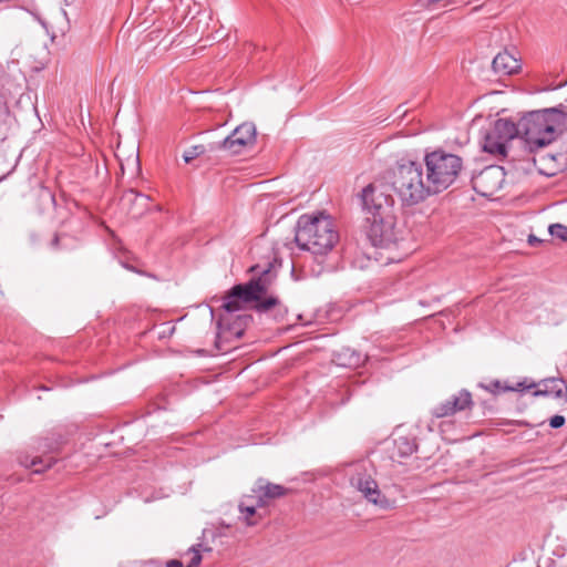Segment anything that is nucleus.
Returning <instances> with one entry per match:
<instances>
[{
  "label": "nucleus",
  "instance_id": "1",
  "mask_svg": "<svg viewBox=\"0 0 567 567\" xmlns=\"http://www.w3.org/2000/svg\"><path fill=\"white\" fill-rule=\"evenodd\" d=\"M272 264L268 262L266 268L260 265L251 266L249 271L256 276L245 284L234 285L224 296L221 309L225 313L217 320V327L221 333H228L237 339L241 338L254 318L249 313L236 315L250 305V309L259 313H271L277 321L282 320L288 313L287 307L278 297L267 295L275 275L271 272Z\"/></svg>",
  "mask_w": 567,
  "mask_h": 567
},
{
  "label": "nucleus",
  "instance_id": "2",
  "mask_svg": "<svg viewBox=\"0 0 567 567\" xmlns=\"http://www.w3.org/2000/svg\"><path fill=\"white\" fill-rule=\"evenodd\" d=\"M360 198L367 214L361 234L374 247L388 248L395 244L394 199L390 193H385L384 185L380 182L370 183L361 190Z\"/></svg>",
  "mask_w": 567,
  "mask_h": 567
},
{
  "label": "nucleus",
  "instance_id": "3",
  "mask_svg": "<svg viewBox=\"0 0 567 567\" xmlns=\"http://www.w3.org/2000/svg\"><path fill=\"white\" fill-rule=\"evenodd\" d=\"M518 121L525 147L535 153L567 132V105L529 111Z\"/></svg>",
  "mask_w": 567,
  "mask_h": 567
},
{
  "label": "nucleus",
  "instance_id": "4",
  "mask_svg": "<svg viewBox=\"0 0 567 567\" xmlns=\"http://www.w3.org/2000/svg\"><path fill=\"white\" fill-rule=\"evenodd\" d=\"M380 182L385 193L391 188L399 196L403 206H414L433 195L427 178L423 177V164L415 161H405L384 172Z\"/></svg>",
  "mask_w": 567,
  "mask_h": 567
},
{
  "label": "nucleus",
  "instance_id": "5",
  "mask_svg": "<svg viewBox=\"0 0 567 567\" xmlns=\"http://www.w3.org/2000/svg\"><path fill=\"white\" fill-rule=\"evenodd\" d=\"M338 240L339 234L332 219L323 213L305 214L298 218L295 241L300 249L308 250L316 256H324Z\"/></svg>",
  "mask_w": 567,
  "mask_h": 567
},
{
  "label": "nucleus",
  "instance_id": "6",
  "mask_svg": "<svg viewBox=\"0 0 567 567\" xmlns=\"http://www.w3.org/2000/svg\"><path fill=\"white\" fill-rule=\"evenodd\" d=\"M423 162L429 187H431L433 195L449 188L463 167V161L460 156L443 150L426 153Z\"/></svg>",
  "mask_w": 567,
  "mask_h": 567
},
{
  "label": "nucleus",
  "instance_id": "7",
  "mask_svg": "<svg viewBox=\"0 0 567 567\" xmlns=\"http://www.w3.org/2000/svg\"><path fill=\"white\" fill-rule=\"evenodd\" d=\"M504 172L502 167H485L478 175L472 178L473 188L484 197H491L498 192L504 183Z\"/></svg>",
  "mask_w": 567,
  "mask_h": 567
},
{
  "label": "nucleus",
  "instance_id": "8",
  "mask_svg": "<svg viewBox=\"0 0 567 567\" xmlns=\"http://www.w3.org/2000/svg\"><path fill=\"white\" fill-rule=\"evenodd\" d=\"M256 141V127L252 123H243L230 135L218 143V148L228 151L233 155L239 154L244 147Z\"/></svg>",
  "mask_w": 567,
  "mask_h": 567
},
{
  "label": "nucleus",
  "instance_id": "9",
  "mask_svg": "<svg viewBox=\"0 0 567 567\" xmlns=\"http://www.w3.org/2000/svg\"><path fill=\"white\" fill-rule=\"evenodd\" d=\"M48 248L59 259L74 257L81 248V241L68 233H53L48 241Z\"/></svg>",
  "mask_w": 567,
  "mask_h": 567
},
{
  "label": "nucleus",
  "instance_id": "10",
  "mask_svg": "<svg viewBox=\"0 0 567 567\" xmlns=\"http://www.w3.org/2000/svg\"><path fill=\"white\" fill-rule=\"evenodd\" d=\"M473 405L472 393L466 389H462L456 395L436 405L432 410V415L436 419L452 416L457 412L472 409Z\"/></svg>",
  "mask_w": 567,
  "mask_h": 567
},
{
  "label": "nucleus",
  "instance_id": "11",
  "mask_svg": "<svg viewBox=\"0 0 567 567\" xmlns=\"http://www.w3.org/2000/svg\"><path fill=\"white\" fill-rule=\"evenodd\" d=\"M254 496H247V499H257L259 508L266 507L270 501L286 496L289 489L282 485L274 484L260 477L252 488Z\"/></svg>",
  "mask_w": 567,
  "mask_h": 567
},
{
  "label": "nucleus",
  "instance_id": "12",
  "mask_svg": "<svg viewBox=\"0 0 567 567\" xmlns=\"http://www.w3.org/2000/svg\"><path fill=\"white\" fill-rule=\"evenodd\" d=\"M559 156L560 155L549 153L534 156L530 161H525L524 163L526 166L522 165L520 168L525 172H529L530 166L534 165L538 169L539 174L554 176L560 171V164L557 162Z\"/></svg>",
  "mask_w": 567,
  "mask_h": 567
},
{
  "label": "nucleus",
  "instance_id": "13",
  "mask_svg": "<svg viewBox=\"0 0 567 567\" xmlns=\"http://www.w3.org/2000/svg\"><path fill=\"white\" fill-rule=\"evenodd\" d=\"M122 200L131 204L128 214L133 218H138L143 216L150 209L151 197L133 188L124 193Z\"/></svg>",
  "mask_w": 567,
  "mask_h": 567
},
{
  "label": "nucleus",
  "instance_id": "14",
  "mask_svg": "<svg viewBox=\"0 0 567 567\" xmlns=\"http://www.w3.org/2000/svg\"><path fill=\"white\" fill-rule=\"evenodd\" d=\"M492 68L496 73L509 75L518 72L520 69V63L514 54L507 50H504L494 58Z\"/></svg>",
  "mask_w": 567,
  "mask_h": 567
},
{
  "label": "nucleus",
  "instance_id": "15",
  "mask_svg": "<svg viewBox=\"0 0 567 567\" xmlns=\"http://www.w3.org/2000/svg\"><path fill=\"white\" fill-rule=\"evenodd\" d=\"M492 130L494 134L493 136L501 137L507 143L515 137L522 138L519 121L515 123L509 118H498L494 122Z\"/></svg>",
  "mask_w": 567,
  "mask_h": 567
},
{
  "label": "nucleus",
  "instance_id": "16",
  "mask_svg": "<svg viewBox=\"0 0 567 567\" xmlns=\"http://www.w3.org/2000/svg\"><path fill=\"white\" fill-rule=\"evenodd\" d=\"M542 384V389L534 391V396L554 395L558 399L564 398L567 401V383L563 379H546Z\"/></svg>",
  "mask_w": 567,
  "mask_h": 567
},
{
  "label": "nucleus",
  "instance_id": "17",
  "mask_svg": "<svg viewBox=\"0 0 567 567\" xmlns=\"http://www.w3.org/2000/svg\"><path fill=\"white\" fill-rule=\"evenodd\" d=\"M493 135V130L491 127L484 136L482 148L484 152L503 159L507 156L508 143L503 138Z\"/></svg>",
  "mask_w": 567,
  "mask_h": 567
},
{
  "label": "nucleus",
  "instance_id": "18",
  "mask_svg": "<svg viewBox=\"0 0 567 567\" xmlns=\"http://www.w3.org/2000/svg\"><path fill=\"white\" fill-rule=\"evenodd\" d=\"M334 360L339 365L352 369L359 368L364 362L363 355L349 347L336 352Z\"/></svg>",
  "mask_w": 567,
  "mask_h": 567
},
{
  "label": "nucleus",
  "instance_id": "19",
  "mask_svg": "<svg viewBox=\"0 0 567 567\" xmlns=\"http://www.w3.org/2000/svg\"><path fill=\"white\" fill-rule=\"evenodd\" d=\"M478 386L484 389V390H486V391H488V392H492V393L496 394L499 391H503V392H507V391H524V390H527V389L535 388L536 383L533 382V383L527 384L526 381H523V382H518L515 386H512V385H507V384L503 385L499 380H494V381H492L488 384L480 383Z\"/></svg>",
  "mask_w": 567,
  "mask_h": 567
},
{
  "label": "nucleus",
  "instance_id": "20",
  "mask_svg": "<svg viewBox=\"0 0 567 567\" xmlns=\"http://www.w3.org/2000/svg\"><path fill=\"white\" fill-rule=\"evenodd\" d=\"M363 496L374 505L380 506L381 508H388L389 507V499L382 495L378 483L373 480L371 486H369L368 489L364 491Z\"/></svg>",
  "mask_w": 567,
  "mask_h": 567
},
{
  "label": "nucleus",
  "instance_id": "21",
  "mask_svg": "<svg viewBox=\"0 0 567 567\" xmlns=\"http://www.w3.org/2000/svg\"><path fill=\"white\" fill-rule=\"evenodd\" d=\"M202 548H203V545L197 544V545L192 546L188 549L189 553H193V557L186 566H184V564L178 559H171V560L166 561V567H198L203 559L202 554H200Z\"/></svg>",
  "mask_w": 567,
  "mask_h": 567
},
{
  "label": "nucleus",
  "instance_id": "22",
  "mask_svg": "<svg viewBox=\"0 0 567 567\" xmlns=\"http://www.w3.org/2000/svg\"><path fill=\"white\" fill-rule=\"evenodd\" d=\"M258 507L259 506L257 505V501L251 504L240 502L239 512L244 515V519L247 525L254 526L258 523V519L260 518V515H258L256 511Z\"/></svg>",
  "mask_w": 567,
  "mask_h": 567
},
{
  "label": "nucleus",
  "instance_id": "23",
  "mask_svg": "<svg viewBox=\"0 0 567 567\" xmlns=\"http://www.w3.org/2000/svg\"><path fill=\"white\" fill-rule=\"evenodd\" d=\"M398 453L400 456H410L417 451V445L414 439L401 436L395 441Z\"/></svg>",
  "mask_w": 567,
  "mask_h": 567
},
{
  "label": "nucleus",
  "instance_id": "24",
  "mask_svg": "<svg viewBox=\"0 0 567 567\" xmlns=\"http://www.w3.org/2000/svg\"><path fill=\"white\" fill-rule=\"evenodd\" d=\"M373 478L367 473L358 472L355 475L351 477V485L354 486L362 494L365 489L371 486Z\"/></svg>",
  "mask_w": 567,
  "mask_h": 567
},
{
  "label": "nucleus",
  "instance_id": "25",
  "mask_svg": "<svg viewBox=\"0 0 567 567\" xmlns=\"http://www.w3.org/2000/svg\"><path fill=\"white\" fill-rule=\"evenodd\" d=\"M550 236L567 243V226L563 224H551L548 227Z\"/></svg>",
  "mask_w": 567,
  "mask_h": 567
},
{
  "label": "nucleus",
  "instance_id": "26",
  "mask_svg": "<svg viewBox=\"0 0 567 567\" xmlns=\"http://www.w3.org/2000/svg\"><path fill=\"white\" fill-rule=\"evenodd\" d=\"M206 152V148L204 145H194L190 148L186 150L183 154V158L186 163H190L202 154Z\"/></svg>",
  "mask_w": 567,
  "mask_h": 567
},
{
  "label": "nucleus",
  "instance_id": "27",
  "mask_svg": "<svg viewBox=\"0 0 567 567\" xmlns=\"http://www.w3.org/2000/svg\"><path fill=\"white\" fill-rule=\"evenodd\" d=\"M18 462L23 465L24 467H33V466H37L38 464H42L44 461L42 457H33L31 460V462L29 463V457L27 455H22L20 454L18 456Z\"/></svg>",
  "mask_w": 567,
  "mask_h": 567
},
{
  "label": "nucleus",
  "instance_id": "28",
  "mask_svg": "<svg viewBox=\"0 0 567 567\" xmlns=\"http://www.w3.org/2000/svg\"><path fill=\"white\" fill-rule=\"evenodd\" d=\"M566 420L563 415H554L549 419V425L553 427V429H559L561 426H564Z\"/></svg>",
  "mask_w": 567,
  "mask_h": 567
},
{
  "label": "nucleus",
  "instance_id": "29",
  "mask_svg": "<svg viewBox=\"0 0 567 567\" xmlns=\"http://www.w3.org/2000/svg\"><path fill=\"white\" fill-rule=\"evenodd\" d=\"M54 463H55V460L53 457H50L48 460V462L45 463V465L43 466V468H35L34 473H37V474L42 473L44 470L52 467Z\"/></svg>",
  "mask_w": 567,
  "mask_h": 567
},
{
  "label": "nucleus",
  "instance_id": "30",
  "mask_svg": "<svg viewBox=\"0 0 567 567\" xmlns=\"http://www.w3.org/2000/svg\"><path fill=\"white\" fill-rule=\"evenodd\" d=\"M527 241H528V244H529L530 246H536V245H538V244H542V243H543V240H542V239L537 238V237H536L535 235H533V234H530V235L528 236Z\"/></svg>",
  "mask_w": 567,
  "mask_h": 567
},
{
  "label": "nucleus",
  "instance_id": "31",
  "mask_svg": "<svg viewBox=\"0 0 567 567\" xmlns=\"http://www.w3.org/2000/svg\"><path fill=\"white\" fill-rule=\"evenodd\" d=\"M123 265H124V267H125L126 269L138 272V271H137L133 266H131V265H128V264H123Z\"/></svg>",
  "mask_w": 567,
  "mask_h": 567
},
{
  "label": "nucleus",
  "instance_id": "32",
  "mask_svg": "<svg viewBox=\"0 0 567 567\" xmlns=\"http://www.w3.org/2000/svg\"><path fill=\"white\" fill-rule=\"evenodd\" d=\"M3 104H4V103H3V100H2V97L0 96V107H1Z\"/></svg>",
  "mask_w": 567,
  "mask_h": 567
},
{
  "label": "nucleus",
  "instance_id": "33",
  "mask_svg": "<svg viewBox=\"0 0 567 567\" xmlns=\"http://www.w3.org/2000/svg\"><path fill=\"white\" fill-rule=\"evenodd\" d=\"M216 347L220 350L219 341H216Z\"/></svg>",
  "mask_w": 567,
  "mask_h": 567
}]
</instances>
